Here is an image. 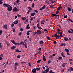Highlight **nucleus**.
Wrapping results in <instances>:
<instances>
[{
    "label": "nucleus",
    "mask_w": 73,
    "mask_h": 73,
    "mask_svg": "<svg viewBox=\"0 0 73 73\" xmlns=\"http://www.w3.org/2000/svg\"><path fill=\"white\" fill-rule=\"evenodd\" d=\"M19 65L18 63L15 62L14 64V69L15 70H16L17 68V66Z\"/></svg>",
    "instance_id": "obj_1"
},
{
    "label": "nucleus",
    "mask_w": 73,
    "mask_h": 73,
    "mask_svg": "<svg viewBox=\"0 0 73 73\" xmlns=\"http://www.w3.org/2000/svg\"><path fill=\"white\" fill-rule=\"evenodd\" d=\"M19 11L20 10L19 9H17V8H16V7H14L13 9V12H17L18 11Z\"/></svg>",
    "instance_id": "obj_2"
},
{
    "label": "nucleus",
    "mask_w": 73,
    "mask_h": 73,
    "mask_svg": "<svg viewBox=\"0 0 73 73\" xmlns=\"http://www.w3.org/2000/svg\"><path fill=\"white\" fill-rule=\"evenodd\" d=\"M7 9L9 12H11V11H12V6H9V7H8Z\"/></svg>",
    "instance_id": "obj_3"
},
{
    "label": "nucleus",
    "mask_w": 73,
    "mask_h": 73,
    "mask_svg": "<svg viewBox=\"0 0 73 73\" xmlns=\"http://www.w3.org/2000/svg\"><path fill=\"white\" fill-rule=\"evenodd\" d=\"M72 71H73V68L72 67H70L68 68V71L71 72Z\"/></svg>",
    "instance_id": "obj_4"
},
{
    "label": "nucleus",
    "mask_w": 73,
    "mask_h": 73,
    "mask_svg": "<svg viewBox=\"0 0 73 73\" xmlns=\"http://www.w3.org/2000/svg\"><path fill=\"white\" fill-rule=\"evenodd\" d=\"M37 33L38 35H40L42 33V32L40 30H38L37 31Z\"/></svg>",
    "instance_id": "obj_5"
},
{
    "label": "nucleus",
    "mask_w": 73,
    "mask_h": 73,
    "mask_svg": "<svg viewBox=\"0 0 73 73\" xmlns=\"http://www.w3.org/2000/svg\"><path fill=\"white\" fill-rule=\"evenodd\" d=\"M3 5L4 7H10V5L6 3L3 4Z\"/></svg>",
    "instance_id": "obj_6"
},
{
    "label": "nucleus",
    "mask_w": 73,
    "mask_h": 73,
    "mask_svg": "<svg viewBox=\"0 0 73 73\" xmlns=\"http://www.w3.org/2000/svg\"><path fill=\"white\" fill-rule=\"evenodd\" d=\"M32 72L33 73H36V69L35 68H33L32 70Z\"/></svg>",
    "instance_id": "obj_7"
},
{
    "label": "nucleus",
    "mask_w": 73,
    "mask_h": 73,
    "mask_svg": "<svg viewBox=\"0 0 73 73\" xmlns=\"http://www.w3.org/2000/svg\"><path fill=\"white\" fill-rule=\"evenodd\" d=\"M11 42H12L13 44H14V45H17V44L16 43L15 41V40H11Z\"/></svg>",
    "instance_id": "obj_8"
},
{
    "label": "nucleus",
    "mask_w": 73,
    "mask_h": 73,
    "mask_svg": "<svg viewBox=\"0 0 73 73\" xmlns=\"http://www.w3.org/2000/svg\"><path fill=\"white\" fill-rule=\"evenodd\" d=\"M13 23L14 24H15V25H16V24H17L18 23H19V21H18L17 20H16L15 21L13 22Z\"/></svg>",
    "instance_id": "obj_9"
},
{
    "label": "nucleus",
    "mask_w": 73,
    "mask_h": 73,
    "mask_svg": "<svg viewBox=\"0 0 73 73\" xmlns=\"http://www.w3.org/2000/svg\"><path fill=\"white\" fill-rule=\"evenodd\" d=\"M3 28H5V29H8V27H7V25H3Z\"/></svg>",
    "instance_id": "obj_10"
},
{
    "label": "nucleus",
    "mask_w": 73,
    "mask_h": 73,
    "mask_svg": "<svg viewBox=\"0 0 73 73\" xmlns=\"http://www.w3.org/2000/svg\"><path fill=\"white\" fill-rule=\"evenodd\" d=\"M69 40V39L66 37H64V40H65V41H67L68 40Z\"/></svg>",
    "instance_id": "obj_11"
},
{
    "label": "nucleus",
    "mask_w": 73,
    "mask_h": 73,
    "mask_svg": "<svg viewBox=\"0 0 73 73\" xmlns=\"http://www.w3.org/2000/svg\"><path fill=\"white\" fill-rule=\"evenodd\" d=\"M16 46H13V47H11V49H12V50H14V49H15V48H16Z\"/></svg>",
    "instance_id": "obj_12"
},
{
    "label": "nucleus",
    "mask_w": 73,
    "mask_h": 73,
    "mask_svg": "<svg viewBox=\"0 0 73 73\" xmlns=\"http://www.w3.org/2000/svg\"><path fill=\"white\" fill-rule=\"evenodd\" d=\"M62 9V7L60 6L58 7V8H57V11H59V10H60V9Z\"/></svg>",
    "instance_id": "obj_13"
},
{
    "label": "nucleus",
    "mask_w": 73,
    "mask_h": 73,
    "mask_svg": "<svg viewBox=\"0 0 73 73\" xmlns=\"http://www.w3.org/2000/svg\"><path fill=\"white\" fill-rule=\"evenodd\" d=\"M45 4L47 3L48 4H49L50 3H49V1H48V0H46L45 1Z\"/></svg>",
    "instance_id": "obj_14"
},
{
    "label": "nucleus",
    "mask_w": 73,
    "mask_h": 73,
    "mask_svg": "<svg viewBox=\"0 0 73 73\" xmlns=\"http://www.w3.org/2000/svg\"><path fill=\"white\" fill-rule=\"evenodd\" d=\"M45 21L44 20H43L42 21H41L40 22V23L41 24H44V23H45Z\"/></svg>",
    "instance_id": "obj_15"
},
{
    "label": "nucleus",
    "mask_w": 73,
    "mask_h": 73,
    "mask_svg": "<svg viewBox=\"0 0 73 73\" xmlns=\"http://www.w3.org/2000/svg\"><path fill=\"white\" fill-rule=\"evenodd\" d=\"M43 61H46V59L45 58V56L44 55H43Z\"/></svg>",
    "instance_id": "obj_16"
},
{
    "label": "nucleus",
    "mask_w": 73,
    "mask_h": 73,
    "mask_svg": "<svg viewBox=\"0 0 73 73\" xmlns=\"http://www.w3.org/2000/svg\"><path fill=\"white\" fill-rule=\"evenodd\" d=\"M67 8L69 12H71V11H72V9H71V8H70L69 7H68Z\"/></svg>",
    "instance_id": "obj_17"
},
{
    "label": "nucleus",
    "mask_w": 73,
    "mask_h": 73,
    "mask_svg": "<svg viewBox=\"0 0 73 73\" xmlns=\"http://www.w3.org/2000/svg\"><path fill=\"white\" fill-rule=\"evenodd\" d=\"M49 71V68H47L46 70H45V72L46 73H47Z\"/></svg>",
    "instance_id": "obj_18"
},
{
    "label": "nucleus",
    "mask_w": 73,
    "mask_h": 73,
    "mask_svg": "<svg viewBox=\"0 0 73 73\" xmlns=\"http://www.w3.org/2000/svg\"><path fill=\"white\" fill-rule=\"evenodd\" d=\"M61 55L63 57H65V56H64V52H62Z\"/></svg>",
    "instance_id": "obj_19"
},
{
    "label": "nucleus",
    "mask_w": 73,
    "mask_h": 73,
    "mask_svg": "<svg viewBox=\"0 0 73 73\" xmlns=\"http://www.w3.org/2000/svg\"><path fill=\"white\" fill-rule=\"evenodd\" d=\"M64 50L65 51V52H69V50L67 48H65L64 49Z\"/></svg>",
    "instance_id": "obj_20"
},
{
    "label": "nucleus",
    "mask_w": 73,
    "mask_h": 73,
    "mask_svg": "<svg viewBox=\"0 0 73 73\" xmlns=\"http://www.w3.org/2000/svg\"><path fill=\"white\" fill-rule=\"evenodd\" d=\"M31 16H34L35 15V13H31Z\"/></svg>",
    "instance_id": "obj_21"
},
{
    "label": "nucleus",
    "mask_w": 73,
    "mask_h": 73,
    "mask_svg": "<svg viewBox=\"0 0 73 73\" xmlns=\"http://www.w3.org/2000/svg\"><path fill=\"white\" fill-rule=\"evenodd\" d=\"M25 44V47L26 48H27V47H28V46L27 45V43H26V42L25 41L24 42Z\"/></svg>",
    "instance_id": "obj_22"
},
{
    "label": "nucleus",
    "mask_w": 73,
    "mask_h": 73,
    "mask_svg": "<svg viewBox=\"0 0 73 73\" xmlns=\"http://www.w3.org/2000/svg\"><path fill=\"white\" fill-rule=\"evenodd\" d=\"M51 0V2L52 3H54L55 2V0H49V1H50Z\"/></svg>",
    "instance_id": "obj_23"
},
{
    "label": "nucleus",
    "mask_w": 73,
    "mask_h": 73,
    "mask_svg": "<svg viewBox=\"0 0 73 73\" xmlns=\"http://www.w3.org/2000/svg\"><path fill=\"white\" fill-rule=\"evenodd\" d=\"M22 19V20H23V21L25 20H26V19H27V18H25V17H22L21 18Z\"/></svg>",
    "instance_id": "obj_24"
},
{
    "label": "nucleus",
    "mask_w": 73,
    "mask_h": 73,
    "mask_svg": "<svg viewBox=\"0 0 73 73\" xmlns=\"http://www.w3.org/2000/svg\"><path fill=\"white\" fill-rule=\"evenodd\" d=\"M21 52V51H20L18 49H16V52H19L20 53V52Z\"/></svg>",
    "instance_id": "obj_25"
},
{
    "label": "nucleus",
    "mask_w": 73,
    "mask_h": 73,
    "mask_svg": "<svg viewBox=\"0 0 73 73\" xmlns=\"http://www.w3.org/2000/svg\"><path fill=\"white\" fill-rule=\"evenodd\" d=\"M54 5H51L50 6V8H54Z\"/></svg>",
    "instance_id": "obj_26"
},
{
    "label": "nucleus",
    "mask_w": 73,
    "mask_h": 73,
    "mask_svg": "<svg viewBox=\"0 0 73 73\" xmlns=\"http://www.w3.org/2000/svg\"><path fill=\"white\" fill-rule=\"evenodd\" d=\"M3 1V0H0V4L1 5L3 4V1Z\"/></svg>",
    "instance_id": "obj_27"
},
{
    "label": "nucleus",
    "mask_w": 73,
    "mask_h": 73,
    "mask_svg": "<svg viewBox=\"0 0 73 73\" xmlns=\"http://www.w3.org/2000/svg\"><path fill=\"white\" fill-rule=\"evenodd\" d=\"M46 37L47 40H50V38L49 37H48L47 36H46Z\"/></svg>",
    "instance_id": "obj_28"
},
{
    "label": "nucleus",
    "mask_w": 73,
    "mask_h": 73,
    "mask_svg": "<svg viewBox=\"0 0 73 73\" xmlns=\"http://www.w3.org/2000/svg\"><path fill=\"white\" fill-rule=\"evenodd\" d=\"M61 46H65L66 45V44L65 43H62L61 44Z\"/></svg>",
    "instance_id": "obj_29"
},
{
    "label": "nucleus",
    "mask_w": 73,
    "mask_h": 73,
    "mask_svg": "<svg viewBox=\"0 0 73 73\" xmlns=\"http://www.w3.org/2000/svg\"><path fill=\"white\" fill-rule=\"evenodd\" d=\"M51 15H52V16H53V17H54V16H56V14H51Z\"/></svg>",
    "instance_id": "obj_30"
},
{
    "label": "nucleus",
    "mask_w": 73,
    "mask_h": 73,
    "mask_svg": "<svg viewBox=\"0 0 73 73\" xmlns=\"http://www.w3.org/2000/svg\"><path fill=\"white\" fill-rule=\"evenodd\" d=\"M40 19L39 18L36 21L38 23H39L40 22Z\"/></svg>",
    "instance_id": "obj_31"
},
{
    "label": "nucleus",
    "mask_w": 73,
    "mask_h": 73,
    "mask_svg": "<svg viewBox=\"0 0 73 73\" xmlns=\"http://www.w3.org/2000/svg\"><path fill=\"white\" fill-rule=\"evenodd\" d=\"M39 43L40 44H43V41H40Z\"/></svg>",
    "instance_id": "obj_32"
},
{
    "label": "nucleus",
    "mask_w": 73,
    "mask_h": 73,
    "mask_svg": "<svg viewBox=\"0 0 73 73\" xmlns=\"http://www.w3.org/2000/svg\"><path fill=\"white\" fill-rule=\"evenodd\" d=\"M35 7V3H33V5H32V8H34Z\"/></svg>",
    "instance_id": "obj_33"
},
{
    "label": "nucleus",
    "mask_w": 73,
    "mask_h": 73,
    "mask_svg": "<svg viewBox=\"0 0 73 73\" xmlns=\"http://www.w3.org/2000/svg\"><path fill=\"white\" fill-rule=\"evenodd\" d=\"M40 62H41V60H38L37 62V63H40Z\"/></svg>",
    "instance_id": "obj_34"
},
{
    "label": "nucleus",
    "mask_w": 73,
    "mask_h": 73,
    "mask_svg": "<svg viewBox=\"0 0 73 73\" xmlns=\"http://www.w3.org/2000/svg\"><path fill=\"white\" fill-rule=\"evenodd\" d=\"M46 8V6L45 5H44L43 7H42V8L43 9H45Z\"/></svg>",
    "instance_id": "obj_35"
},
{
    "label": "nucleus",
    "mask_w": 73,
    "mask_h": 73,
    "mask_svg": "<svg viewBox=\"0 0 73 73\" xmlns=\"http://www.w3.org/2000/svg\"><path fill=\"white\" fill-rule=\"evenodd\" d=\"M68 21L72 22V23H73V21L71 19H68Z\"/></svg>",
    "instance_id": "obj_36"
},
{
    "label": "nucleus",
    "mask_w": 73,
    "mask_h": 73,
    "mask_svg": "<svg viewBox=\"0 0 73 73\" xmlns=\"http://www.w3.org/2000/svg\"><path fill=\"white\" fill-rule=\"evenodd\" d=\"M22 45L23 46H25V44H24V43L23 41H22Z\"/></svg>",
    "instance_id": "obj_37"
},
{
    "label": "nucleus",
    "mask_w": 73,
    "mask_h": 73,
    "mask_svg": "<svg viewBox=\"0 0 73 73\" xmlns=\"http://www.w3.org/2000/svg\"><path fill=\"white\" fill-rule=\"evenodd\" d=\"M17 17H20L21 16V15H19V14H18L17 15Z\"/></svg>",
    "instance_id": "obj_38"
},
{
    "label": "nucleus",
    "mask_w": 73,
    "mask_h": 73,
    "mask_svg": "<svg viewBox=\"0 0 73 73\" xmlns=\"http://www.w3.org/2000/svg\"><path fill=\"white\" fill-rule=\"evenodd\" d=\"M3 33V31L2 30L0 31V36H1V34H2V33Z\"/></svg>",
    "instance_id": "obj_39"
},
{
    "label": "nucleus",
    "mask_w": 73,
    "mask_h": 73,
    "mask_svg": "<svg viewBox=\"0 0 73 73\" xmlns=\"http://www.w3.org/2000/svg\"><path fill=\"white\" fill-rule=\"evenodd\" d=\"M29 28H30V27L27 26V27H26V29H29Z\"/></svg>",
    "instance_id": "obj_40"
},
{
    "label": "nucleus",
    "mask_w": 73,
    "mask_h": 73,
    "mask_svg": "<svg viewBox=\"0 0 73 73\" xmlns=\"http://www.w3.org/2000/svg\"><path fill=\"white\" fill-rule=\"evenodd\" d=\"M20 57H21V56L20 55H18L17 56V58H20Z\"/></svg>",
    "instance_id": "obj_41"
},
{
    "label": "nucleus",
    "mask_w": 73,
    "mask_h": 73,
    "mask_svg": "<svg viewBox=\"0 0 73 73\" xmlns=\"http://www.w3.org/2000/svg\"><path fill=\"white\" fill-rule=\"evenodd\" d=\"M53 43L55 44V45H56V44H57V42L56 41H54L53 42Z\"/></svg>",
    "instance_id": "obj_42"
},
{
    "label": "nucleus",
    "mask_w": 73,
    "mask_h": 73,
    "mask_svg": "<svg viewBox=\"0 0 73 73\" xmlns=\"http://www.w3.org/2000/svg\"><path fill=\"white\" fill-rule=\"evenodd\" d=\"M64 17V18H65V19H66V18H67V17H68V16H67V15H65Z\"/></svg>",
    "instance_id": "obj_43"
},
{
    "label": "nucleus",
    "mask_w": 73,
    "mask_h": 73,
    "mask_svg": "<svg viewBox=\"0 0 73 73\" xmlns=\"http://www.w3.org/2000/svg\"><path fill=\"white\" fill-rule=\"evenodd\" d=\"M59 11H58L57 10L56 11V14H58L59 13Z\"/></svg>",
    "instance_id": "obj_44"
},
{
    "label": "nucleus",
    "mask_w": 73,
    "mask_h": 73,
    "mask_svg": "<svg viewBox=\"0 0 73 73\" xmlns=\"http://www.w3.org/2000/svg\"><path fill=\"white\" fill-rule=\"evenodd\" d=\"M22 34V33L21 32H20L19 33V36H21Z\"/></svg>",
    "instance_id": "obj_45"
},
{
    "label": "nucleus",
    "mask_w": 73,
    "mask_h": 73,
    "mask_svg": "<svg viewBox=\"0 0 73 73\" xmlns=\"http://www.w3.org/2000/svg\"><path fill=\"white\" fill-rule=\"evenodd\" d=\"M62 57H61V56H60L59 58H58V59L59 60H62Z\"/></svg>",
    "instance_id": "obj_46"
},
{
    "label": "nucleus",
    "mask_w": 73,
    "mask_h": 73,
    "mask_svg": "<svg viewBox=\"0 0 73 73\" xmlns=\"http://www.w3.org/2000/svg\"><path fill=\"white\" fill-rule=\"evenodd\" d=\"M37 32H35L34 33V34H33V35H36V34H37Z\"/></svg>",
    "instance_id": "obj_47"
},
{
    "label": "nucleus",
    "mask_w": 73,
    "mask_h": 73,
    "mask_svg": "<svg viewBox=\"0 0 73 73\" xmlns=\"http://www.w3.org/2000/svg\"><path fill=\"white\" fill-rule=\"evenodd\" d=\"M62 67H63V68H65V67L66 66L64 64H62Z\"/></svg>",
    "instance_id": "obj_48"
},
{
    "label": "nucleus",
    "mask_w": 73,
    "mask_h": 73,
    "mask_svg": "<svg viewBox=\"0 0 73 73\" xmlns=\"http://www.w3.org/2000/svg\"><path fill=\"white\" fill-rule=\"evenodd\" d=\"M38 28L39 29H42V28L41 27H38Z\"/></svg>",
    "instance_id": "obj_49"
},
{
    "label": "nucleus",
    "mask_w": 73,
    "mask_h": 73,
    "mask_svg": "<svg viewBox=\"0 0 73 73\" xmlns=\"http://www.w3.org/2000/svg\"><path fill=\"white\" fill-rule=\"evenodd\" d=\"M37 27H38V28L40 27V24L39 23H38L37 24Z\"/></svg>",
    "instance_id": "obj_50"
},
{
    "label": "nucleus",
    "mask_w": 73,
    "mask_h": 73,
    "mask_svg": "<svg viewBox=\"0 0 73 73\" xmlns=\"http://www.w3.org/2000/svg\"><path fill=\"white\" fill-rule=\"evenodd\" d=\"M54 36H55V37H58V35L56 34H55L54 35Z\"/></svg>",
    "instance_id": "obj_51"
},
{
    "label": "nucleus",
    "mask_w": 73,
    "mask_h": 73,
    "mask_svg": "<svg viewBox=\"0 0 73 73\" xmlns=\"http://www.w3.org/2000/svg\"><path fill=\"white\" fill-rule=\"evenodd\" d=\"M20 1V0H17V1H16V3H19V2Z\"/></svg>",
    "instance_id": "obj_52"
},
{
    "label": "nucleus",
    "mask_w": 73,
    "mask_h": 73,
    "mask_svg": "<svg viewBox=\"0 0 73 73\" xmlns=\"http://www.w3.org/2000/svg\"><path fill=\"white\" fill-rule=\"evenodd\" d=\"M6 44L7 45V46H9V43L8 42H6Z\"/></svg>",
    "instance_id": "obj_53"
},
{
    "label": "nucleus",
    "mask_w": 73,
    "mask_h": 73,
    "mask_svg": "<svg viewBox=\"0 0 73 73\" xmlns=\"http://www.w3.org/2000/svg\"><path fill=\"white\" fill-rule=\"evenodd\" d=\"M27 35H29V31H27Z\"/></svg>",
    "instance_id": "obj_54"
},
{
    "label": "nucleus",
    "mask_w": 73,
    "mask_h": 73,
    "mask_svg": "<svg viewBox=\"0 0 73 73\" xmlns=\"http://www.w3.org/2000/svg\"><path fill=\"white\" fill-rule=\"evenodd\" d=\"M50 62H51V61H50V60H49L48 62V64H50Z\"/></svg>",
    "instance_id": "obj_55"
},
{
    "label": "nucleus",
    "mask_w": 73,
    "mask_h": 73,
    "mask_svg": "<svg viewBox=\"0 0 73 73\" xmlns=\"http://www.w3.org/2000/svg\"><path fill=\"white\" fill-rule=\"evenodd\" d=\"M48 72V73H52V70H50V71H49Z\"/></svg>",
    "instance_id": "obj_56"
},
{
    "label": "nucleus",
    "mask_w": 73,
    "mask_h": 73,
    "mask_svg": "<svg viewBox=\"0 0 73 73\" xmlns=\"http://www.w3.org/2000/svg\"><path fill=\"white\" fill-rule=\"evenodd\" d=\"M32 9L31 8L30 9L28 10V11H29V12H31V11H32Z\"/></svg>",
    "instance_id": "obj_57"
},
{
    "label": "nucleus",
    "mask_w": 73,
    "mask_h": 73,
    "mask_svg": "<svg viewBox=\"0 0 73 73\" xmlns=\"http://www.w3.org/2000/svg\"><path fill=\"white\" fill-rule=\"evenodd\" d=\"M34 12H36V13H38V11L36 10H34Z\"/></svg>",
    "instance_id": "obj_58"
},
{
    "label": "nucleus",
    "mask_w": 73,
    "mask_h": 73,
    "mask_svg": "<svg viewBox=\"0 0 73 73\" xmlns=\"http://www.w3.org/2000/svg\"><path fill=\"white\" fill-rule=\"evenodd\" d=\"M11 27H13L14 26V24L13 23H12L11 25Z\"/></svg>",
    "instance_id": "obj_59"
},
{
    "label": "nucleus",
    "mask_w": 73,
    "mask_h": 73,
    "mask_svg": "<svg viewBox=\"0 0 73 73\" xmlns=\"http://www.w3.org/2000/svg\"><path fill=\"white\" fill-rule=\"evenodd\" d=\"M21 31H23V29L21 28L20 29Z\"/></svg>",
    "instance_id": "obj_60"
},
{
    "label": "nucleus",
    "mask_w": 73,
    "mask_h": 73,
    "mask_svg": "<svg viewBox=\"0 0 73 73\" xmlns=\"http://www.w3.org/2000/svg\"><path fill=\"white\" fill-rule=\"evenodd\" d=\"M0 60H3V58L1 57H0Z\"/></svg>",
    "instance_id": "obj_61"
},
{
    "label": "nucleus",
    "mask_w": 73,
    "mask_h": 73,
    "mask_svg": "<svg viewBox=\"0 0 73 73\" xmlns=\"http://www.w3.org/2000/svg\"><path fill=\"white\" fill-rule=\"evenodd\" d=\"M70 29V31H72V33H73V29Z\"/></svg>",
    "instance_id": "obj_62"
},
{
    "label": "nucleus",
    "mask_w": 73,
    "mask_h": 73,
    "mask_svg": "<svg viewBox=\"0 0 73 73\" xmlns=\"http://www.w3.org/2000/svg\"><path fill=\"white\" fill-rule=\"evenodd\" d=\"M15 29H13V32H15Z\"/></svg>",
    "instance_id": "obj_63"
},
{
    "label": "nucleus",
    "mask_w": 73,
    "mask_h": 73,
    "mask_svg": "<svg viewBox=\"0 0 73 73\" xmlns=\"http://www.w3.org/2000/svg\"><path fill=\"white\" fill-rule=\"evenodd\" d=\"M42 73H46V72L45 71L42 72Z\"/></svg>",
    "instance_id": "obj_64"
}]
</instances>
